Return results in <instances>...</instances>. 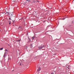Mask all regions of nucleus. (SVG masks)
Returning <instances> with one entry per match:
<instances>
[{"instance_id": "7", "label": "nucleus", "mask_w": 74, "mask_h": 74, "mask_svg": "<svg viewBox=\"0 0 74 74\" xmlns=\"http://www.w3.org/2000/svg\"><path fill=\"white\" fill-rule=\"evenodd\" d=\"M30 47H31V48H32L33 47L32 44L30 45Z\"/></svg>"}, {"instance_id": "9", "label": "nucleus", "mask_w": 74, "mask_h": 74, "mask_svg": "<svg viewBox=\"0 0 74 74\" xmlns=\"http://www.w3.org/2000/svg\"><path fill=\"white\" fill-rule=\"evenodd\" d=\"M4 51L6 52V51H8L7 49H5V50H4Z\"/></svg>"}, {"instance_id": "1", "label": "nucleus", "mask_w": 74, "mask_h": 74, "mask_svg": "<svg viewBox=\"0 0 74 74\" xmlns=\"http://www.w3.org/2000/svg\"><path fill=\"white\" fill-rule=\"evenodd\" d=\"M44 47V45H43L42 46H39L38 47V48L39 49H42Z\"/></svg>"}, {"instance_id": "5", "label": "nucleus", "mask_w": 74, "mask_h": 74, "mask_svg": "<svg viewBox=\"0 0 74 74\" xmlns=\"http://www.w3.org/2000/svg\"><path fill=\"white\" fill-rule=\"evenodd\" d=\"M30 1V0H26V2L27 3H28Z\"/></svg>"}, {"instance_id": "11", "label": "nucleus", "mask_w": 74, "mask_h": 74, "mask_svg": "<svg viewBox=\"0 0 74 74\" xmlns=\"http://www.w3.org/2000/svg\"><path fill=\"white\" fill-rule=\"evenodd\" d=\"M9 25L11 24V21H9Z\"/></svg>"}, {"instance_id": "4", "label": "nucleus", "mask_w": 74, "mask_h": 74, "mask_svg": "<svg viewBox=\"0 0 74 74\" xmlns=\"http://www.w3.org/2000/svg\"><path fill=\"white\" fill-rule=\"evenodd\" d=\"M40 70H41V67H39V69H38L37 71H39Z\"/></svg>"}, {"instance_id": "14", "label": "nucleus", "mask_w": 74, "mask_h": 74, "mask_svg": "<svg viewBox=\"0 0 74 74\" xmlns=\"http://www.w3.org/2000/svg\"><path fill=\"white\" fill-rule=\"evenodd\" d=\"M21 28V27H18V28Z\"/></svg>"}, {"instance_id": "15", "label": "nucleus", "mask_w": 74, "mask_h": 74, "mask_svg": "<svg viewBox=\"0 0 74 74\" xmlns=\"http://www.w3.org/2000/svg\"><path fill=\"white\" fill-rule=\"evenodd\" d=\"M65 0H63V1H65Z\"/></svg>"}, {"instance_id": "16", "label": "nucleus", "mask_w": 74, "mask_h": 74, "mask_svg": "<svg viewBox=\"0 0 74 74\" xmlns=\"http://www.w3.org/2000/svg\"><path fill=\"white\" fill-rule=\"evenodd\" d=\"M15 1H13V2Z\"/></svg>"}, {"instance_id": "13", "label": "nucleus", "mask_w": 74, "mask_h": 74, "mask_svg": "<svg viewBox=\"0 0 74 74\" xmlns=\"http://www.w3.org/2000/svg\"><path fill=\"white\" fill-rule=\"evenodd\" d=\"M9 20H11V18H9Z\"/></svg>"}, {"instance_id": "3", "label": "nucleus", "mask_w": 74, "mask_h": 74, "mask_svg": "<svg viewBox=\"0 0 74 74\" xmlns=\"http://www.w3.org/2000/svg\"><path fill=\"white\" fill-rule=\"evenodd\" d=\"M7 54V52H4V55L3 56V57H5V56H6V54Z\"/></svg>"}, {"instance_id": "17", "label": "nucleus", "mask_w": 74, "mask_h": 74, "mask_svg": "<svg viewBox=\"0 0 74 74\" xmlns=\"http://www.w3.org/2000/svg\"><path fill=\"white\" fill-rule=\"evenodd\" d=\"M13 22H14V21H13Z\"/></svg>"}, {"instance_id": "20", "label": "nucleus", "mask_w": 74, "mask_h": 74, "mask_svg": "<svg viewBox=\"0 0 74 74\" xmlns=\"http://www.w3.org/2000/svg\"><path fill=\"white\" fill-rule=\"evenodd\" d=\"M30 39H29V41H30Z\"/></svg>"}, {"instance_id": "2", "label": "nucleus", "mask_w": 74, "mask_h": 74, "mask_svg": "<svg viewBox=\"0 0 74 74\" xmlns=\"http://www.w3.org/2000/svg\"><path fill=\"white\" fill-rule=\"evenodd\" d=\"M12 15H13V12H11L9 13L10 17H12Z\"/></svg>"}, {"instance_id": "21", "label": "nucleus", "mask_w": 74, "mask_h": 74, "mask_svg": "<svg viewBox=\"0 0 74 74\" xmlns=\"http://www.w3.org/2000/svg\"><path fill=\"white\" fill-rule=\"evenodd\" d=\"M7 13H8V12H7Z\"/></svg>"}, {"instance_id": "22", "label": "nucleus", "mask_w": 74, "mask_h": 74, "mask_svg": "<svg viewBox=\"0 0 74 74\" xmlns=\"http://www.w3.org/2000/svg\"><path fill=\"white\" fill-rule=\"evenodd\" d=\"M74 73V72H73Z\"/></svg>"}, {"instance_id": "6", "label": "nucleus", "mask_w": 74, "mask_h": 74, "mask_svg": "<svg viewBox=\"0 0 74 74\" xmlns=\"http://www.w3.org/2000/svg\"><path fill=\"white\" fill-rule=\"evenodd\" d=\"M35 38V37L34 36H33L32 37V40H34V39Z\"/></svg>"}, {"instance_id": "10", "label": "nucleus", "mask_w": 74, "mask_h": 74, "mask_svg": "<svg viewBox=\"0 0 74 74\" xmlns=\"http://www.w3.org/2000/svg\"><path fill=\"white\" fill-rule=\"evenodd\" d=\"M3 49V48H1L0 49V50H2Z\"/></svg>"}, {"instance_id": "8", "label": "nucleus", "mask_w": 74, "mask_h": 74, "mask_svg": "<svg viewBox=\"0 0 74 74\" xmlns=\"http://www.w3.org/2000/svg\"><path fill=\"white\" fill-rule=\"evenodd\" d=\"M39 71H36V74H38L39 73Z\"/></svg>"}, {"instance_id": "19", "label": "nucleus", "mask_w": 74, "mask_h": 74, "mask_svg": "<svg viewBox=\"0 0 74 74\" xmlns=\"http://www.w3.org/2000/svg\"><path fill=\"white\" fill-rule=\"evenodd\" d=\"M64 19H63V20H64Z\"/></svg>"}, {"instance_id": "18", "label": "nucleus", "mask_w": 74, "mask_h": 74, "mask_svg": "<svg viewBox=\"0 0 74 74\" xmlns=\"http://www.w3.org/2000/svg\"><path fill=\"white\" fill-rule=\"evenodd\" d=\"M50 7H51V6H50Z\"/></svg>"}, {"instance_id": "12", "label": "nucleus", "mask_w": 74, "mask_h": 74, "mask_svg": "<svg viewBox=\"0 0 74 74\" xmlns=\"http://www.w3.org/2000/svg\"><path fill=\"white\" fill-rule=\"evenodd\" d=\"M21 41V40H17V42H19V41Z\"/></svg>"}]
</instances>
